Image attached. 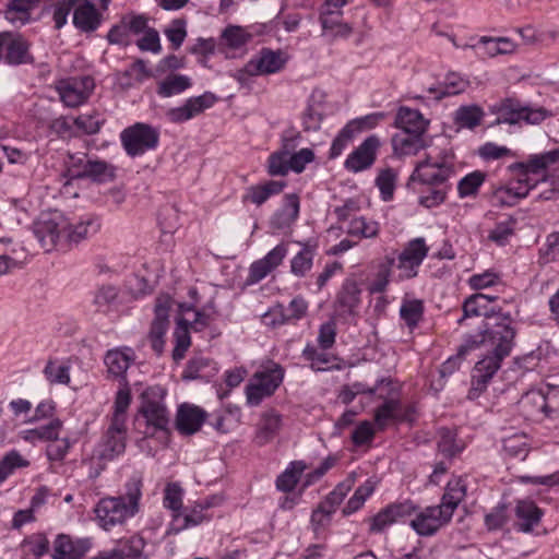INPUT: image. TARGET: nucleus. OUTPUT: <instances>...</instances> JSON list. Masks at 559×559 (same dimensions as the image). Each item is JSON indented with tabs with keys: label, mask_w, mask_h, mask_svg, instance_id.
<instances>
[{
	"label": "nucleus",
	"mask_w": 559,
	"mask_h": 559,
	"mask_svg": "<svg viewBox=\"0 0 559 559\" xmlns=\"http://www.w3.org/2000/svg\"><path fill=\"white\" fill-rule=\"evenodd\" d=\"M283 380V370L280 366L259 371L253 374L246 388L248 404L258 406L263 399L271 396Z\"/></svg>",
	"instance_id": "nucleus-10"
},
{
	"label": "nucleus",
	"mask_w": 559,
	"mask_h": 559,
	"mask_svg": "<svg viewBox=\"0 0 559 559\" xmlns=\"http://www.w3.org/2000/svg\"><path fill=\"white\" fill-rule=\"evenodd\" d=\"M252 39V35L243 27L228 25L221 35V45L230 49H239Z\"/></svg>",
	"instance_id": "nucleus-39"
},
{
	"label": "nucleus",
	"mask_w": 559,
	"mask_h": 559,
	"mask_svg": "<svg viewBox=\"0 0 559 559\" xmlns=\"http://www.w3.org/2000/svg\"><path fill=\"white\" fill-rule=\"evenodd\" d=\"M165 394V390L158 385L150 386L141 394L138 424L141 425V419L144 420L145 436H154L157 430L166 429L169 423L168 411L164 403Z\"/></svg>",
	"instance_id": "nucleus-4"
},
{
	"label": "nucleus",
	"mask_w": 559,
	"mask_h": 559,
	"mask_svg": "<svg viewBox=\"0 0 559 559\" xmlns=\"http://www.w3.org/2000/svg\"><path fill=\"white\" fill-rule=\"evenodd\" d=\"M454 174L453 156L444 153L441 156L427 154L417 163L409 181L426 187H447L448 179Z\"/></svg>",
	"instance_id": "nucleus-6"
},
{
	"label": "nucleus",
	"mask_w": 559,
	"mask_h": 559,
	"mask_svg": "<svg viewBox=\"0 0 559 559\" xmlns=\"http://www.w3.org/2000/svg\"><path fill=\"white\" fill-rule=\"evenodd\" d=\"M419 204L425 207H435L445 200L447 187H427V191H420Z\"/></svg>",
	"instance_id": "nucleus-61"
},
{
	"label": "nucleus",
	"mask_w": 559,
	"mask_h": 559,
	"mask_svg": "<svg viewBox=\"0 0 559 559\" xmlns=\"http://www.w3.org/2000/svg\"><path fill=\"white\" fill-rule=\"evenodd\" d=\"M396 177L397 175L392 168H385L379 173L376 179V183L384 201L392 199L395 189Z\"/></svg>",
	"instance_id": "nucleus-54"
},
{
	"label": "nucleus",
	"mask_w": 559,
	"mask_h": 559,
	"mask_svg": "<svg viewBox=\"0 0 559 559\" xmlns=\"http://www.w3.org/2000/svg\"><path fill=\"white\" fill-rule=\"evenodd\" d=\"M335 508L332 507L328 501L322 502L311 515V524L313 530L318 532L319 530L325 527L330 521L331 515L334 513Z\"/></svg>",
	"instance_id": "nucleus-62"
},
{
	"label": "nucleus",
	"mask_w": 559,
	"mask_h": 559,
	"mask_svg": "<svg viewBox=\"0 0 559 559\" xmlns=\"http://www.w3.org/2000/svg\"><path fill=\"white\" fill-rule=\"evenodd\" d=\"M103 16L90 0H78L73 11L74 26L84 33L96 31L102 24Z\"/></svg>",
	"instance_id": "nucleus-20"
},
{
	"label": "nucleus",
	"mask_w": 559,
	"mask_h": 559,
	"mask_svg": "<svg viewBox=\"0 0 559 559\" xmlns=\"http://www.w3.org/2000/svg\"><path fill=\"white\" fill-rule=\"evenodd\" d=\"M217 96L212 92L195 97L188 98L182 106L170 108L166 111L167 119L173 123H181L200 115L205 109L211 108L216 102Z\"/></svg>",
	"instance_id": "nucleus-15"
},
{
	"label": "nucleus",
	"mask_w": 559,
	"mask_h": 559,
	"mask_svg": "<svg viewBox=\"0 0 559 559\" xmlns=\"http://www.w3.org/2000/svg\"><path fill=\"white\" fill-rule=\"evenodd\" d=\"M70 222L60 212L41 213L33 224V233L41 248L49 252L58 245L64 243V231Z\"/></svg>",
	"instance_id": "nucleus-7"
},
{
	"label": "nucleus",
	"mask_w": 559,
	"mask_h": 559,
	"mask_svg": "<svg viewBox=\"0 0 559 559\" xmlns=\"http://www.w3.org/2000/svg\"><path fill=\"white\" fill-rule=\"evenodd\" d=\"M210 507L206 504H195L191 508L186 509L185 513H175L173 516L174 530L182 531L190 526H195L207 520L203 511Z\"/></svg>",
	"instance_id": "nucleus-35"
},
{
	"label": "nucleus",
	"mask_w": 559,
	"mask_h": 559,
	"mask_svg": "<svg viewBox=\"0 0 559 559\" xmlns=\"http://www.w3.org/2000/svg\"><path fill=\"white\" fill-rule=\"evenodd\" d=\"M395 126L400 132L424 136L428 129L429 120L417 109L401 107L395 117Z\"/></svg>",
	"instance_id": "nucleus-24"
},
{
	"label": "nucleus",
	"mask_w": 559,
	"mask_h": 559,
	"mask_svg": "<svg viewBox=\"0 0 559 559\" xmlns=\"http://www.w3.org/2000/svg\"><path fill=\"white\" fill-rule=\"evenodd\" d=\"M545 404H546V418L559 417V385L547 384L543 388Z\"/></svg>",
	"instance_id": "nucleus-58"
},
{
	"label": "nucleus",
	"mask_w": 559,
	"mask_h": 559,
	"mask_svg": "<svg viewBox=\"0 0 559 559\" xmlns=\"http://www.w3.org/2000/svg\"><path fill=\"white\" fill-rule=\"evenodd\" d=\"M361 289L357 282L347 280L337 293L335 305L341 313L354 314L360 304Z\"/></svg>",
	"instance_id": "nucleus-29"
},
{
	"label": "nucleus",
	"mask_w": 559,
	"mask_h": 559,
	"mask_svg": "<svg viewBox=\"0 0 559 559\" xmlns=\"http://www.w3.org/2000/svg\"><path fill=\"white\" fill-rule=\"evenodd\" d=\"M285 182L270 180L263 185L252 186L248 190L247 199L257 205L263 204L271 195L280 193Z\"/></svg>",
	"instance_id": "nucleus-40"
},
{
	"label": "nucleus",
	"mask_w": 559,
	"mask_h": 559,
	"mask_svg": "<svg viewBox=\"0 0 559 559\" xmlns=\"http://www.w3.org/2000/svg\"><path fill=\"white\" fill-rule=\"evenodd\" d=\"M515 525L522 532H531L540 521L542 510L532 500H520L515 507Z\"/></svg>",
	"instance_id": "nucleus-30"
},
{
	"label": "nucleus",
	"mask_w": 559,
	"mask_h": 559,
	"mask_svg": "<svg viewBox=\"0 0 559 559\" xmlns=\"http://www.w3.org/2000/svg\"><path fill=\"white\" fill-rule=\"evenodd\" d=\"M168 320L155 318L151 326L148 338L152 348L158 355H160L164 349V335L168 329Z\"/></svg>",
	"instance_id": "nucleus-55"
},
{
	"label": "nucleus",
	"mask_w": 559,
	"mask_h": 559,
	"mask_svg": "<svg viewBox=\"0 0 559 559\" xmlns=\"http://www.w3.org/2000/svg\"><path fill=\"white\" fill-rule=\"evenodd\" d=\"M319 20L324 35L346 38L352 34V27L342 21V15H320Z\"/></svg>",
	"instance_id": "nucleus-41"
},
{
	"label": "nucleus",
	"mask_w": 559,
	"mask_h": 559,
	"mask_svg": "<svg viewBox=\"0 0 559 559\" xmlns=\"http://www.w3.org/2000/svg\"><path fill=\"white\" fill-rule=\"evenodd\" d=\"M176 337V347L173 352V357L175 360H180L185 356V352L190 346V335H189V319L182 317L177 322V328L175 330Z\"/></svg>",
	"instance_id": "nucleus-46"
},
{
	"label": "nucleus",
	"mask_w": 559,
	"mask_h": 559,
	"mask_svg": "<svg viewBox=\"0 0 559 559\" xmlns=\"http://www.w3.org/2000/svg\"><path fill=\"white\" fill-rule=\"evenodd\" d=\"M299 198L297 194H287L283 206L273 215L271 225L274 229L288 228L298 217Z\"/></svg>",
	"instance_id": "nucleus-32"
},
{
	"label": "nucleus",
	"mask_w": 559,
	"mask_h": 559,
	"mask_svg": "<svg viewBox=\"0 0 559 559\" xmlns=\"http://www.w3.org/2000/svg\"><path fill=\"white\" fill-rule=\"evenodd\" d=\"M38 0H11L5 11L7 20L25 23L29 17V11Z\"/></svg>",
	"instance_id": "nucleus-47"
},
{
	"label": "nucleus",
	"mask_w": 559,
	"mask_h": 559,
	"mask_svg": "<svg viewBox=\"0 0 559 559\" xmlns=\"http://www.w3.org/2000/svg\"><path fill=\"white\" fill-rule=\"evenodd\" d=\"M99 224L97 219L87 217L85 221H81L76 224H71L69 229L64 231V243L67 242H79L91 235L97 233Z\"/></svg>",
	"instance_id": "nucleus-38"
},
{
	"label": "nucleus",
	"mask_w": 559,
	"mask_h": 559,
	"mask_svg": "<svg viewBox=\"0 0 559 559\" xmlns=\"http://www.w3.org/2000/svg\"><path fill=\"white\" fill-rule=\"evenodd\" d=\"M289 157L275 151L267 159V173L271 176H286L289 173Z\"/></svg>",
	"instance_id": "nucleus-60"
},
{
	"label": "nucleus",
	"mask_w": 559,
	"mask_h": 559,
	"mask_svg": "<svg viewBox=\"0 0 559 559\" xmlns=\"http://www.w3.org/2000/svg\"><path fill=\"white\" fill-rule=\"evenodd\" d=\"M522 414L532 420L546 418V404L543 388L525 393L519 402Z\"/></svg>",
	"instance_id": "nucleus-31"
},
{
	"label": "nucleus",
	"mask_w": 559,
	"mask_h": 559,
	"mask_svg": "<svg viewBox=\"0 0 559 559\" xmlns=\"http://www.w3.org/2000/svg\"><path fill=\"white\" fill-rule=\"evenodd\" d=\"M134 360V354L131 348H116L106 353L104 362L107 371L115 378L124 379L126 372Z\"/></svg>",
	"instance_id": "nucleus-27"
},
{
	"label": "nucleus",
	"mask_w": 559,
	"mask_h": 559,
	"mask_svg": "<svg viewBox=\"0 0 559 559\" xmlns=\"http://www.w3.org/2000/svg\"><path fill=\"white\" fill-rule=\"evenodd\" d=\"M282 416L274 409L263 412L257 425L254 442L259 447H263L272 442L282 429Z\"/></svg>",
	"instance_id": "nucleus-23"
},
{
	"label": "nucleus",
	"mask_w": 559,
	"mask_h": 559,
	"mask_svg": "<svg viewBox=\"0 0 559 559\" xmlns=\"http://www.w3.org/2000/svg\"><path fill=\"white\" fill-rule=\"evenodd\" d=\"M438 450L444 456H454L463 450V443L456 440V433L448 428L439 430Z\"/></svg>",
	"instance_id": "nucleus-49"
},
{
	"label": "nucleus",
	"mask_w": 559,
	"mask_h": 559,
	"mask_svg": "<svg viewBox=\"0 0 559 559\" xmlns=\"http://www.w3.org/2000/svg\"><path fill=\"white\" fill-rule=\"evenodd\" d=\"M305 468L306 466L302 462H293L290 466L278 476L276 487L284 492L292 491Z\"/></svg>",
	"instance_id": "nucleus-48"
},
{
	"label": "nucleus",
	"mask_w": 559,
	"mask_h": 559,
	"mask_svg": "<svg viewBox=\"0 0 559 559\" xmlns=\"http://www.w3.org/2000/svg\"><path fill=\"white\" fill-rule=\"evenodd\" d=\"M534 188V182H528L527 179H521L518 176L515 181H511L504 187L498 188L492 195L496 204L501 206H513L521 199L525 198L530 190Z\"/></svg>",
	"instance_id": "nucleus-22"
},
{
	"label": "nucleus",
	"mask_w": 559,
	"mask_h": 559,
	"mask_svg": "<svg viewBox=\"0 0 559 559\" xmlns=\"http://www.w3.org/2000/svg\"><path fill=\"white\" fill-rule=\"evenodd\" d=\"M380 141L376 135L367 138L345 160V167L354 173L369 168L374 159Z\"/></svg>",
	"instance_id": "nucleus-18"
},
{
	"label": "nucleus",
	"mask_w": 559,
	"mask_h": 559,
	"mask_svg": "<svg viewBox=\"0 0 559 559\" xmlns=\"http://www.w3.org/2000/svg\"><path fill=\"white\" fill-rule=\"evenodd\" d=\"M485 175L481 171H474L466 175L459 181L457 191L461 198L473 195L483 185Z\"/></svg>",
	"instance_id": "nucleus-56"
},
{
	"label": "nucleus",
	"mask_w": 559,
	"mask_h": 559,
	"mask_svg": "<svg viewBox=\"0 0 559 559\" xmlns=\"http://www.w3.org/2000/svg\"><path fill=\"white\" fill-rule=\"evenodd\" d=\"M191 86V80L182 74H169L157 85V94L162 97L178 95Z\"/></svg>",
	"instance_id": "nucleus-37"
},
{
	"label": "nucleus",
	"mask_w": 559,
	"mask_h": 559,
	"mask_svg": "<svg viewBox=\"0 0 559 559\" xmlns=\"http://www.w3.org/2000/svg\"><path fill=\"white\" fill-rule=\"evenodd\" d=\"M559 162V148L534 154L528 157L525 163H519L514 166L519 170L521 179H527L528 182H534V188L539 181H545L547 178L548 168Z\"/></svg>",
	"instance_id": "nucleus-12"
},
{
	"label": "nucleus",
	"mask_w": 559,
	"mask_h": 559,
	"mask_svg": "<svg viewBox=\"0 0 559 559\" xmlns=\"http://www.w3.org/2000/svg\"><path fill=\"white\" fill-rule=\"evenodd\" d=\"M424 305L419 299H405L400 309V316L406 325L413 330L423 319Z\"/></svg>",
	"instance_id": "nucleus-43"
},
{
	"label": "nucleus",
	"mask_w": 559,
	"mask_h": 559,
	"mask_svg": "<svg viewBox=\"0 0 559 559\" xmlns=\"http://www.w3.org/2000/svg\"><path fill=\"white\" fill-rule=\"evenodd\" d=\"M94 86L91 76H80L60 80L56 90L66 106L78 107L86 102Z\"/></svg>",
	"instance_id": "nucleus-13"
},
{
	"label": "nucleus",
	"mask_w": 559,
	"mask_h": 559,
	"mask_svg": "<svg viewBox=\"0 0 559 559\" xmlns=\"http://www.w3.org/2000/svg\"><path fill=\"white\" fill-rule=\"evenodd\" d=\"M492 111L497 115L496 122L516 124L522 121L528 124H538L544 121L549 112L543 107H530L523 105L519 99L506 98L495 105Z\"/></svg>",
	"instance_id": "nucleus-8"
},
{
	"label": "nucleus",
	"mask_w": 559,
	"mask_h": 559,
	"mask_svg": "<svg viewBox=\"0 0 559 559\" xmlns=\"http://www.w3.org/2000/svg\"><path fill=\"white\" fill-rule=\"evenodd\" d=\"M121 144L130 157L155 150L159 143V130L144 122H136L120 133Z\"/></svg>",
	"instance_id": "nucleus-9"
},
{
	"label": "nucleus",
	"mask_w": 559,
	"mask_h": 559,
	"mask_svg": "<svg viewBox=\"0 0 559 559\" xmlns=\"http://www.w3.org/2000/svg\"><path fill=\"white\" fill-rule=\"evenodd\" d=\"M415 509L414 503L409 500L392 503L372 518L370 531L372 533H380L393 523L411 516Z\"/></svg>",
	"instance_id": "nucleus-16"
},
{
	"label": "nucleus",
	"mask_w": 559,
	"mask_h": 559,
	"mask_svg": "<svg viewBox=\"0 0 559 559\" xmlns=\"http://www.w3.org/2000/svg\"><path fill=\"white\" fill-rule=\"evenodd\" d=\"M469 81L464 79L459 73H448L444 81L438 87H430L429 92L435 94L437 99L447 96H454L467 90Z\"/></svg>",
	"instance_id": "nucleus-33"
},
{
	"label": "nucleus",
	"mask_w": 559,
	"mask_h": 559,
	"mask_svg": "<svg viewBox=\"0 0 559 559\" xmlns=\"http://www.w3.org/2000/svg\"><path fill=\"white\" fill-rule=\"evenodd\" d=\"M286 254V245H277L263 259H260L251 264L250 277L255 282L263 280L269 273H271L282 263Z\"/></svg>",
	"instance_id": "nucleus-26"
},
{
	"label": "nucleus",
	"mask_w": 559,
	"mask_h": 559,
	"mask_svg": "<svg viewBox=\"0 0 559 559\" xmlns=\"http://www.w3.org/2000/svg\"><path fill=\"white\" fill-rule=\"evenodd\" d=\"M4 47V61L8 64L19 66L34 61L28 41L20 34L5 32Z\"/></svg>",
	"instance_id": "nucleus-19"
},
{
	"label": "nucleus",
	"mask_w": 559,
	"mask_h": 559,
	"mask_svg": "<svg viewBox=\"0 0 559 559\" xmlns=\"http://www.w3.org/2000/svg\"><path fill=\"white\" fill-rule=\"evenodd\" d=\"M504 452L514 457H524L527 454V441L524 436L513 435L503 439Z\"/></svg>",
	"instance_id": "nucleus-59"
},
{
	"label": "nucleus",
	"mask_w": 559,
	"mask_h": 559,
	"mask_svg": "<svg viewBox=\"0 0 559 559\" xmlns=\"http://www.w3.org/2000/svg\"><path fill=\"white\" fill-rule=\"evenodd\" d=\"M78 0H58L53 5L52 20L57 29L66 25L70 12Z\"/></svg>",
	"instance_id": "nucleus-63"
},
{
	"label": "nucleus",
	"mask_w": 559,
	"mask_h": 559,
	"mask_svg": "<svg viewBox=\"0 0 559 559\" xmlns=\"http://www.w3.org/2000/svg\"><path fill=\"white\" fill-rule=\"evenodd\" d=\"M498 300L497 296L487 294H474L469 296L463 304L464 316L459 322L468 317L484 316L486 318H496L493 324H486L484 333L471 336L472 340H480L485 337V343L492 347V355L479 360L473 370L472 386L468 393L471 399L479 396L486 389L492 376L500 368V364L510 355L514 345L516 331L513 326V319L510 312H503L500 307L490 306L491 302Z\"/></svg>",
	"instance_id": "nucleus-1"
},
{
	"label": "nucleus",
	"mask_w": 559,
	"mask_h": 559,
	"mask_svg": "<svg viewBox=\"0 0 559 559\" xmlns=\"http://www.w3.org/2000/svg\"><path fill=\"white\" fill-rule=\"evenodd\" d=\"M466 496V484L462 477H455L448 481L441 503L436 507H427L419 512L411 525L421 536L433 535L440 527L452 519L459 504Z\"/></svg>",
	"instance_id": "nucleus-2"
},
{
	"label": "nucleus",
	"mask_w": 559,
	"mask_h": 559,
	"mask_svg": "<svg viewBox=\"0 0 559 559\" xmlns=\"http://www.w3.org/2000/svg\"><path fill=\"white\" fill-rule=\"evenodd\" d=\"M50 444H48L46 453L50 461H62L69 452L71 448V443L68 438H59L48 440Z\"/></svg>",
	"instance_id": "nucleus-64"
},
{
	"label": "nucleus",
	"mask_w": 559,
	"mask_h": 559,
	"mask_svg": "<svg viewBox=\"0 0 559 559\" xmlns=\"http://www.w3.org/2000/svg\"><path fill=\"white\" fill-rule=\"evenodd\" d=\"M394 258L385 257L384 260L379 264L374 278L369 285V292L371 294L383 293L386 289L390 283L392 266L394 265Z\"/></svg>",
	"instance_id": "nucleus-44"
},
{
	"label": "nucleus",
	"mask_w": 559,
	"mask_h": 559,
	"mask_svg": "<svg viewBox=\"0 0 559 559\" xmlns=\"http://www.w3.org/2000/svg\"><path fill=\"white\" fill-rule=\"evenodd\" d=\"M29 462L17 451L12 450L0 460V484L4 481L15 468L27 467Z\"/></svg>",
	"instance_id": "nucleus-52"
},
{
	"label": "nucleus",
	"mask_w": 559,
	"mask_h": 559,
	"mask_svg": "<svg viewBox=\"0 0 559 559\" xmlns=\"http://www.w3.org/2000/svg\"><path fill=\"white\" fill-rule=\"evenodd\" d=\"M428 246L423 237L408 241L397 257V270L400 280H409L418 274V269L427 257Z\"/></svg>",
	"instance_id": "nucleus-11"
},
{
	"label": "nucleus",
	"mask_w": 559,
	"mask_h": 559,
	"mask_svg": "<svg viewBox=\"0 0 559 559\" xmlns=\"http://www.w3.org/2000/svg\"><path fill=\"white\" fill-rule=\"evenodd\" d=\"M485 343V337L483 336L480 340H472V337H467L464 343L460 346L457 354L453 357H450L447 361H444L441 366L440 373L442 377L453 373L460 366V362L464 355L469 350L479 346V344Z\"/></svg>",
	"instance_id": "nucleus-42"
},
{
	"label": "nucleus",
	"mask_w": 559,
	"mask_h": 559,
	"mask_svg": "<svg viewBox=\"0 0 559 559\" xmlns=\"http://www.w3.org/2000/svg\"><path fill=\"white\" fill-rule=\"evenodd\" d=\"M141 489V479L133 477L126 484L123 495L100 499L95 508L96 520L99 526L108 531L134 516L139 511V502L142 496Z\"/></svg>",
	"instance_id": "nucleus-3"
},
{
	"label": "nucleus",
	"mask_w": 559,
	"mask_h": 559,
	"mask_svg": "<svg viewBox=\"0 0 559 559\" xmlns=\"http://www.w3.org/2000/svg\"><path fill=\"white\" fill-rule=\"evenodd\" d=\"M44 373L50 383L68 384L70 382L69 367L55 361H48Z\"/></svg>",
	"instance_id": "nucleus-57"
},
{
	"label": "nucleus",
	"mask_w": 559,
	"mask_h": 559,
	"mask_svg": "<svg viewBox=\"0 0 559 559\" xmlns=\"http://www.w3.org/2000/svg\"><path fill=\"white\" fill-rule=\"evenodd\" d=\"M130 403H131L130 390L128 389L127 385H124L123 388L119 389L116 394V399H115V403H114V412H112V415H111L109 421L116 423V420H117L120 424L127 425V411L130 406Z\"/></svg>",
	"instance_id": "nucleus-51"
},
{
	"label": "nucleus",
	"mask_w": 559,
	"mask_h": 559,
	"mask_svg": "<svg viewBox=\"0 0 559 559\" xmlns=\"http://www.w3.org/2000/svg\"><path fill=\"white\" fill-rule=\"evenodd\" d=\"M391 142L393 153L399 157L416 155L428 145L424 136L400 131L392 136Z\"/></svg>",
	"instance_id": "nucleus-28"
},
{
	"label": "nucleus",
	"mask_w": 559,
	"mask_h": 559,
	"mask_svg": "<svg viewBox=\"0 0 559 559\" xmlns=\"http://www.w3.org/2000/svg\"><path fill=\"white\" fill-rule=\"evenodd\" d=\"M206 413L199 406L182 404L179 406L176 415V428L182 435H193L200 430Z\"/></svg>",
	"instance_id": "nucleus-21"
},
{
	"label": "nucleus",
	"mask_w": 559,
	"mask_h": 559,
	"mask_svg": "<svg viewBox=\"0 0 559 559\" xmlns=\"http://www.w3.org/2000/svg\"><path fill=\"white\" fill-rule=\"evenodd\" d=\"M286 63V58L281 50L262 48L249 60V72L257 75H267L280 72Z\"/></svg>",
	"instance_id": "nucleus-17"
},
{
	"label": "nucleus",
	"mask_w": 559,
	"mask_h": 559,
	"mask_svg": "<svg viewBox=\"0 0 559 559\" xmlns=\"http://www.w3.org/2000/svg\"><path fill=\"white\" fill-rule=\"evenodd\" d=\"M378 399L383 401L374 411V424L378 429L383 430L391 423L405 418L402 403L390 382H386V389L379 393Z\"/></svg>",
	"instance_id": "nucleus-14"
},
{
	"label": "nucleus",
	"mask_w": 559,
	"mask_h": 559,
	"mask_svg": "<svg viewBox=\"0 0 559 559\" xmlns=\"http://www.w3.org/2000/svg\"><path fill=\"white\" fill-rule=\"evenodd\" d=\"M314 253L310 247H304L290 261V271L296 276H305L312 267Z\"/></svg>",
	"instance_id": "nucleus-53"
},
{
	"label": "nucleus",
	"mask_w": 559,
	"mask_h": 559,
	"mask_svg": "<svg viewBox=\"0 0 559 559\" xmlns=\"http://www.w3.org/2000/svg\"><path fill=\"white\" fill-rule=\"evenodd\" d=\"M485 111L478 105H466L459 107L454 112V122L460 128L473 130L480 124Z\"/></svg>",
	"instance_id": "nucleus-36"
},
{
	"label": "nucleus",
	"mask_w": 559,
	"mask_h": 559,
	"mask_svg": "<svg viewBox=\"0 0 559 559\" xmlns=\"http://www.w3.org/2000/svg\"><path fill=\"white\" fill-rule=\"evenodd\" d=\"M62 426L63 424L59 418H52L47 425L21 431L20 437L32 443L52 440L59 436Z\"/></svg>",
	"instance_id": "nucleus-34"
},
{
	"label": "nucleus",
	"mask_w": 559,
	"mask_h": 559,
	"mask_svg": "<svg viewBox=\"0 0 559 559\" xmlns=\"http://www.w3.org/2000/svg\"><path fill=\"white\" fill-rule=\"evenodd\" d=\"M379 230L378 222L369 221L364 216L353 217L347 228L349 235L359 236L361 238H374L378 236Z\"/></svg>",
	"instance_id": "nucleus-45"
},
{
	"label": "nucleus",
	"mask_w": 559,
	"mask_h": 559,
	"mask_svg": "<svg viewBox=\"0 0 559 559\" xmlns=\"http://www.w3.org/2000/svg\"><path fill=\"white\" fill-rule=\"evenodd\" d=\"M128 429L126 424L109 421L99 442L94 448L90 462L96 466V475L103 471L107 463L121 455L127 445Z\"/></svg>",
	"instance_id": "nucleus-5"
},
{
	"label": "nucleus",
	"mask_w": 559,
	"mask_h": 559,
	"mask_svg": "<svg viewBox=\"0 0 559 559\" xmlns=\"http://www.w3.org/2000/svg\"><path fill=\"white\" fill-rule=\"evenodd\" d=\"M90 546L86 540H73L70 536L60 534L53 542V559H82Z\"/></svg>",
	"instance_id": "nucleus-25"
},
{
	"label": "nucleus",
	"mask_w": 559,
	"mask_h": 559,
	"mask_svg": "<svg viewBox=\"0 0 559 559\" xmlns=\"http://www.w3.org/2000/svg\"><path fill=\"white\" fill-rule=\"evenodd\" d=\"M85 177L97 182H105L114 178V168L106 162L90 159L85 164Z\"/></svg>",
	"instance_id": "nucleus-50"
}]
</instances>
